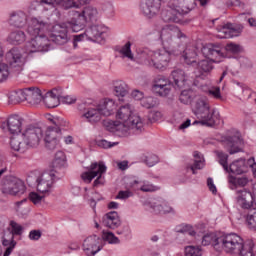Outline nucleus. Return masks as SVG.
<instances>
[{"instance_id": "a18cd8bd", "label": "nucleus", "mask_w": 256, "mask_h": 256, "mask_svg": "<svg viewBox=\"0 0 256 256\" xmlns=\"http://www.w3.org/2000/svg\"><path fill=\"white\" fill-rule=\"evenodd\" d=\"M120 55H122L123 59H129V61H135V55L131 51V42L128 41L122 48L120 49Z\"/></svg>"}, {"instance_id": "49530a36", "label": "nucleus", "mask_w": 256, "mask_h": 256, "mask_svg": "<svg viewBox=\"0 0 256 256\" xmlns=\"http://www.w3.org/2000/svg\"><path fill=\"white\" fill-rule=\"evenodd\" d=\"M246 224L250 229H253L256 227V208H252L248 210L247 214L244 215Z\"/></svg>"}, {"instance_id": "6e6552de", "label": "nucleus", "mask_w": 256, "mask_h": 256, "mask_svg": "<svg viewBox=\"0 0 256 256\" xmlns=\"http://www.w3.org/2000/svg\"><path fill=\"white\" fill-rule=\"evenodd\" d=\"M181 53H183V49H175V46H172L170 51L165 49L154 51L150 67L158 69L159 71H165L169 65V61H171V55H181Z\"/></svg>"}, {"instance_id": "ea45409f", "label": "nucleus", "mask_w": 256, "mask_h": 256, "mask_svg": "<svg viewBox=\"0 0 256 256\" xmlns=\"http://www.w3.org/2000/svg\"><path fill=\"white\" fill-rule=\"evenodd\" d=\"M255 247V244L253 243V240H246L244 242V245L242 246V249L236 255L239 256H255V252H253V248Z\"/></svg>"}, {"instance_id": "6ab92c4d", "label": "nucleus", "mask_w": 256, "mask_h": 256, "mask_svg": "<svg viewBox=\"0 0 256 256\" xmlns=\"http://www.w3.org/2000/svg\"><path fill=\"white\" fill-rule=\"evenodd\" d=\"M67 24H56L52 28V33L50 35V41L56 43V45H65L69 41V36H67Z\"/></svg>"}, {"instance_id": "aec40b11", "label": "nucleus", "mask_w": 256, "mask_h": 256, "mask_svg": "<svg viewBox=\"0 0 256 256\" xmlns=\"http://www.w3.org/2000/svg\"><path fill=\"white\" fill-rule=\"evenodd\" d=\"M161 9V0H142L140 10L145 17L152 19Z\"/></svg>"}, {"instance_id": "4468645a", "label": "nucleus", "mask_w": 256, "mask_h": 256, "mask_svg": "<svg viewBox=\"0 0 256 256\" xmlns=\"http://www.w3.org/2000/svg\"><path fill=\"white\" fill-rule=\"evenodd\" d=\"M82 247L87 256H95L103 249V238L97 235L89 236L84 240Z\"/></svg>"}, {"instance_id": "680f3d73", "label": "nucleus", "mask_w": 256, "mask_h": 256, "mask_svg": "<svg viewBox=\"0 0 256 256\" xmlns=\"http://www.w3.org/2000/svg\"><path fill=\"white\" fill-rule=\"evenodd\" d=\"M208 94L214 97V99H219L223 101V96L221 95V88L219 86L212 87L208 90Z\"/></svg>"}, {"instance_id": "412c9836", "label": "nucleus", "mask_w": 256, "mask_h": 256, "mask_svg": "<svg viewBox=\"0 0 256 256\" xmlns=\"http://www.w3.org/2000/svg\"><path fill=\"white\" fill-rule=\"evenodd\" d=\"M21 125H23V119L18 115L10 116L7 122L1 124V129L8 131L11 135H18L21 133Z\"/></svg>"}, {"instance_id": "09e8293b", "label": "nucleus", "mask_w": 256, "mask_h": 256, "mask_svg": "<svg viewBox=\"0 0 256 256\" xmlns=\"http://www.w3.org/2000/svg\"><path fill=\"white\" fill-rule=\"evenodd\" d=\"M138 182H140L138 191H143V193H153L155 191H159V187L151 184L150 182Z\"/></svg>"}, {"instance_id": "37998d69", "label": "nucleus", "mask_w": 256, "mask_h": 256, "mask_svg": "<svg viewBox=\"0 0 256 256\" xmlns=\"http://www.w3.org/2000/svg\"><path fill=\"white\" fill-rule=\"evenodd\" d=\"M44 139L50 140H59L61 139V129L49 126L44 135Z\"/></svg>"}, {"instance_id": "a211bd4d", "label": "nucleus", "mask_w": 256, "mask_h": 256, "mask_svg": "<svg viewBox=\"0 0 256 256\" xmlns=\"http://www.w3.org/2000/svg\"><path fill=\"white\" fill-rule=\"evenodd\" d=\"M220 39H229L231 37H239L243 33V25L241 24H224L217 28Z\"/></svg>"}, {"instance_id": "864d4df0", "label": "nucleus", "mask_w": 256, "mask_h": 256, "mask_svg": "<svg viewBox=\"0 0 256 256\" xmlns=\"http://www.w3.org/2000/svg\"><path fill=\"white\" fill-rule=\"evenodd\" d=\"M9 225L10 231L14 237H21V235H23V226H21L19 223L11 220Z\"/></svg>"}, {"instance_id": "b1692460", "label": "nucleus", "mask_w": 256, "mask_h": 256, "mask_svg": "<svg viewBox=\"0 0 256 256\" xmlns=\"http://www.w3.org/2000/svg\"><path fill=\"white\" fill-rule=\"evenodd\" d=\"M124 181L126 190L119 191L116 196V199H129V197H133V191H139V181L131 178H126Z\"/></svg>"}, {"instance_id": "603ef678", "label": "nucleus", "mask_w": 256, "mask_h": 256, "mask_svg": "<svg viewBox=\"0 0 256 256\" xmlns=\"http://www.w3.org/2000/svg\"><path fill=\"white\" fill-rule=\"evenodd\" d=\"M173 87L171 80L165 78V76H159L154 80L152 87Z\"/></svg>"}, {"instance_id": "2f4dec72", "label": "nucleus", "mask_w": 256, "mask_h": 256, "mask_svg": "<svg viewBox=\"0 0 256 256\" xmlns=\"http://www.w3.org/2000/svg\"><path fill=\"white\" fill-rule=\"evenodd\" d=\"M133 117H139V115L133 113V109H131V105L129 104L121 106L116 113V118L126 123H129Z\"/></svg>"}, {"instance_id": "a878e982", "label": "nucleus", "mask_w": 256, "mask_h": 256, "mask_svg": "<svg viewBox=\"0 0 256 256\" xmlns=\"http://www.w3.org/2000/svg\"><path fill=\"white\" fill-rule=\"evenodd\" d=\"M29 21V16L24 11L18 10L10 14L8 23L11 27H16L17 29H23Z\"/></svg>"}, {"instance_id": "f3484780", "label": "nucleus", "mask_w": 256, "mask_h": 256, "mask_svg": "<svg viewBox=\"0 0 256 256\" xmlns=\"http://www.w3.org/2000/svg\"><path fill=\"white\" fill-rule=\"evenodd\" d=\"M2 193L13 196L23 195L25 193V183L17 178L7 180L2 187Z\"/></svg>"}, {"instance_id": "dca6fc26", "label": "nucleus", "mask_w": 256, "mask_h": 256, "mask_svg": "<svg viewBox=\"0 0 256 256\" xmlns=\"http://www.w3.org/2000/svg\"><path fill=\"white\" fill-rule=\"evenodd\" d=\"M147 207L154 215H167L168 213L175 215V208L161 198L151 200Z\"/></svg>"}, {"instance_id": "de8ad7c7", "label": "nucleus", "mask_w": 256, "mask_h": 256, "mask_svg": "<svg viewBox=\"0 0 256 256\" xmlns=\"http://www.w3.org/2000/svg\"><path fill=\"white\" fill-rule=\"evenodd\" d=\"M173 86H152V91L159 97H167L171 93Z\"/></svg>"}, {"instance_id": "7ed1b4c3", "label": "nucleus", "mask_w": 256, "mask_h": 256, "mask_svg": "<svg viewBox=\"0 0 256 256\" xmlns=\"http://www.w3.org/2000/svg\"><path fill=\"white\" fill-rule=\"evenodd\" d=\"M166 1V8L162 10L161 17L165 23H183L185 15L191 12V8L183 4V0Z\"/></svg>"}, {"instance_id": "9d476101", "label": "nucleus", "mask_w": 256, "mask_h": 256, "mask_svg": "<svg viewBox=\"0 0 256 256\" xmlns=\"http://www.w3.org/2000/svg\"><path fill=\"white\" fill-rule=\"evenodd\" d=\"M106 171L107 166H105L103 162H94L90 165L89 171L81 174V179L84 183H91L95 177H97L93 183V187H99V185H103V174L106 173Z\"/></svg>"}, {"instance_id": "9b49d317", "label": "nucleus", "mask_w": 256, "mask_h": 256, "mask_svg": "<svg viewBox=\"0 0 256 256\" xmlns=\"http://www.w3.org/2000/svg\"><path fill=\"white\" fill-rule=\"evenodd\" d=\"M222 144L230 155H235L241 151L240 146L243 145V138L241 132L232 130L228 135L222 137Z\"/></svg>"}, {"instance_id": "4c0bfd02", "label": "nucleus", "mask_w": 256, "mask_h": 256, "mask_svg": "<svg viewBox=\"0 0 256 256\" xmlns=\"http://www.w3.org/2000/svg\"><path fill=\"white\" fill-rule=\"evenodd\" d=\"M42 3L65 10L75 7V2L73 0H42Z\"/></svg>"}, {"instance_id": "0e129e2a", "label": "nucleus", "mask_w": 256, "mask_h": 256, "mask_svg": "<svg viewBox=\"0 0 256 256\" xmlns=\"http://www.w3.org/2000/svg\"><path fill=\"white\" fill-rule=\"evenodd\" d=\"M44 142L46 149L49 151H54V149L59 147V140L44 139Z\"/></svg>"}, {"instance_id": "774afa93", "label": "nucleus", "mask_w": 256, "mask_h": 256, "mask_svg": "<svg viewBox=\"0 0 256 256\" xmlns=\"http://www.w3.org/2000/svg\"><path fill=\"white\" fill-rule=\"evenodd\" d=\"M29 199L34 203V205H39V203H41L45 197L39 195L37 192H32L29 195Z\"/></svg>"}, {"instance_id": "8fccbe9b", "label": "nucleus", "mask_w": 256, "mask_h": 256, "mask_svg": "<svg viewBox=\"0 0 256 256\" xmlns=\"http://www.w3.org/2000/svg\"><path fill=\"white\" fill-rule=\"evenodd\" d=\"M203 167H205V162L203 161V159H195L193 165L186 166V173L192 171L193 175H196L197 169H203Z\"/></svg>"}, {"instance_id": "3c124183", "label": "nucleus", "mask_w": 256, "mask_h": 256, "mask_svg": "<svg viewBox=\"0 0 256 256\" xmlns=\"http://www.w3.org/2000/svg\"><path fill=\"white\" fill-rule=\"evenodd\" d=\"M102 241H107L110 245H119L121 240L113 232H103Z\"/></svg>"}, {"instance_id": "473e14b6", "label": "nucleus", "mask_w": 256, "mask_h": 256, "mask_svg": "<svg viewBox=\"0 0 256 256\" xmlns=\"http://www.w3.org/2000/svg\"><path fill=\"white\" fill-rule=\"evenodd\" d=\"M129 93V86L123 80H116L113 82V94L118 97L119 101L126 97Z\"/></svg>"}, {"instance_id": "58836bf2", "label": "nucleus", "mask_w": 256, "mask_h": 256, "mask_svg": "<svg viewBox=\"0 0 256 256\" xmlns=\"http://www.w3.org/2000/svg\"><path fill=\"white\" fill-rule=\"evenodd\" d=\"M183 39L185 37V34L179 30V28H174V30L170 29H164L161 33V39Z\"/></svg>"}, {"instance_id": "e433bc0d", "label": "nucleus", "mask_w": 256, "mask_h": 256, "mask_svg": "<svg viewBox=\"0 0 256 256\" xmlns=\"http://www.w3.org/2000/svg\"><path fill=\"white\" fill-rule=\"evenodd\" d=\"M233 173V175H243V173L247 172V164L245 163V160L240 159L234 161L230 166L228 167L227 173Z\"/></svg>"}, {"instance_id": "13d9d810", "label": "nucleus", "mask_w": 256, "mask_h": 256, "mask_svg": "<svg viewBox=\"0 0 256 256\" xmlns=\"http://www.w3.org/2000/svg\"><path fill=\"white\" fill-rule=\"evenodd\" d=\"M203 253L201 252L199 247L195 246H186L185 247V256H201Z\"/></svg>"}, {"instance_id": "4d7b16f0", "label": "nucleus", "mask_w": 256, "mask_h": 256, "mask_svg": "<svg viewBox=\"0 0 256 256\" xmlns=\"http://www.w3.org/2000/svg\"><path fill=\"white\" fill-rule=\"evenodd\" d=\"M217 239H219V237L215 236V234H206L202 238V245H212L215 249V243H217Z\"/></svg>"}, {"instance_id": "393cba45", "label": "nucleus", "mask_w": 256, "mask_h": 256, "mask_svg": "<svg viewBox=\"0 0 256 256\" xmlns=\"http://www.w3.org/2000/svg\"><path fill=\"white\" fill-rule=\"evenodd\" d=\"M42 101L48 109H55V107H59V103H61V89L54 88L51 91H48L43 96Z\"/></svg>"}, {"instance_id": "423d86ee", "label": "nucleus", "mask_w": 256, "mask_h": 256, "mask_svg": "<svg viewBox=\"0 0 256 256\" xmlns=\"http://www.w3.org/2000/svg\"><path fill=\"white\" fill-rule=\"evenodd\" d=\"M215 250L237 255L243 249L245 241L236 233L224 234L215 240Z\"/></svg>"}, {"instance_id": "a19ab883", "label": "nucleus", "mask_w": 256, "mask_h": 256, "mask_svg": "<svg viewBox=\"0 0 256 256\" xmlns=\"http://www.w3.org/2000/svg\"><path fill=\"white\" fill-rule=\"evenodd\" d=\"M196 66L199 75H203L204 73H211V71H213V62L209 60H201L196 64Z\"/></svg>"}, {"instance_id": "052dcab7", "label": "nucleus", "mask_w": 256, "mask_h": 256, "mask_svg": "<svg viewBox=\"0 0 256 256\" xmlns=\"http://www.w3.org/2000/svg\"><path fill=\"white\" fill-rule=\"evenodd\" d=\"M9 77V66L7 64H0V83L7 81Z\"/></svg>"}, {"instance_id": "0eeeda50", "label": "nucleus", "mask_w": 256, "mask_h": 256, "mask_svg": "<svg viewBox=\"0 0 256 256\" xmlns=\"http://www.w3.org/2000/svg\"><path fill=\"white\" fill-rule=\"evenodd\" d=\"M225 51L234 54L241 53V45L229 43L222 48L221 44H207L201 49L202 55L213 63H221V59L225 58Z\"/></svg>"}, {"instance_id": "2eb2a0df", "label": "nucleus", "mask_w": 256, "mask_h": 256, "mask_svg": "<svg viewBox=\"0 0 256 256\" xmlns=\"http://www.w3.org/2000/svg\"><path fill=\"white\" fill-rule=\"evenodd\" d=\"M6 61L10 69H14L16 73H21L23 71V65H25V59L23 54L17 48H12L9 52L6 53Z\"/></svg>"}, {"instance_id": "5701e85b", "label": "nucleus", "mask_w": 256, "mask_h": 256, "mask_svg": "<svg viewBox=\"0 0 256 256\" xmlns=\"http://www.w3.org/2000/svg\"><path fill=\"white\" fill-rule=\"evenodd\" d=\"M170 81L175 89H184L189 85L187 74L182 69L173 70L170 75Z\"/></svg>"}, {"instance_id": "5fc2aeb1", "label": "nucleus", "mask_w": 256, "mask_h": 256, "mask_svg": "<svg viewBox=\"0 0 256 256\" xmlns=\"http://www.w3.org/2000/svg\"><path fill=\"white\" fill-rule=\"evenodd\" d=\"M216 155L219 159L220 165H222L224 171H229V165H227V161L229 159V155L225 154L223 151H217Z\"/></svg>"}, {"instance_id": "7c9ffc66", "label": "nucleus", "mask_w": 256, "mask_h": 256, "mask_svg": "<svg viewBox=\"0 0 256 256\" xmlns=\"http://www.w3.org/2000/svg\"><path fill=\"white\" fill-rule=\"evenodd\" d=\"M102 224L104 227H108V229H117V227H121L119 213H117V211L106 213L102 218Z\"/></svg>"}, {"instance_id": "1a4fd4ad", "label": "nucleus", "mask_w": 256, "mask_h": 256, "mask_svg": "<svg viewBox=\"0 0 256 256\" xmlns=\"http://www.w3.org/2000/svg\"><path fill=\"white\" fill-rule=\"evenodd\" d=\"M107 33V28L103 25H94L89 27L84 33L75 35L73 38V47L77 49L78 43H81L86 37L88 41L94 43H101L104 39V35Z\"/></svg>"}, {"instance_id": "ddd939ff", "label": "nucleus", "mask_w": 256, "mask_h": 256, "mask_svg": "<svg viewBox=\"0 0 256 256\" xmlns=\"http://www.w3.org/2000/svg\"><path fill=\"white\" fill-rule=\"evenodd\" d=\"M62 178L63 177H58L57 173L53 170L42 173V175L36 180L37 191H39V193H49V189L53 187V183Z\"/></svg>"}, {"instance_id": "6e6d98bb", "label": "nucleus", "mask_w": 256, "mask_h": 256, "mask_svg": "<svg viewBox=\"0 0 256 256\" xmlns=\"http://www.w3.org/2000/svg\"><path fill=\"white\" fill-rule=\"evenodd\" d=\"M67 25V29L70 28L74 33H79L82 29L85 28V23L77 22V20H72L70 22L64 23Z\"/></svg>"}, {"instance_id": "4be33fe9", "label": "nucleus", "mask_w": 256, "mask_h": 256, "mask_svg": "<svg viewBox=\"0 0 256 256\" xmlns=\"http://www.w3.org/2000/svg\"><path fill=\"white\" fill-rule=\"evenodd\" d=\"M65 165H67V157L65 152L58 151L55 154V158L51 165V171L57 174V177H64L65 175Z\"/></svg>"}, {"instance_id": "20e7f679", "label": "nucleus", "mask_w": 256, "mask_h": 256, "mask_svg": "<svg viewBox=\"0 0 256 256\" xmlns=\"http://www.w3.org/2000/svg\"><path fill=\"white\" fill-rule=\"evenodd\" d=\"M79 111H86L82 117L87 119L88 123H99L101 117H109L115 111V102L113 100H104L95 108H85V104L78 105Z\"/></svg>"}, {"instance_id": "c85d7f7f", "label": "nucleus", "mask_w": 256, "mask_h": 256, "mask_svg": "<svg viewBox=\"0 0 256 256\" xmlns=\"http://www.w3.org/2000/svg\"><path fill=\"white\" fill-rule=\"evenodd\" d=\"M237 196V203L239 207L242 209H245L246 211H249L250 209H253V194L251 192H248L246 190H240L238 191Z\"/></svg>"}, {"instance_id": "338daca9", "label": "nucleus", "mask_w": 256, "mask_h": 256, "mask_svg": "<svg viewBox=\"0 0 256 256\" xmlns=\"http://www.w3.org/2000/svg\"><path fill=\"white\" fill-rule=\"evenodd\" d=\"M98 147H101L102 149H111V147H115V145H119V142H109L107 140H99L97 142Z\"/></svg>"}, {"instance_id": "f8f14e48", "label": "nucleus", "mask_w": 256, "mask_h": 256, "mask_svg": "<svg viewBox=\"0 0 256 256\" xmlns=\"http://www.w3.org/2000/svg\"><path fill=\"white\" fill-rule=\"evenodd\" d=\"M130 129L137 131V133L143 131V120L140 116H133L129 122L118 121L115 133H118L120 137H126V135H129Z\"/></svg>"}, {"instance_id": "c756f323", "label": "nucleus", "mask_w": 256, "mask_h": 256, "mask_svg": "<svg viewBox=\"0 0 256 256\" xmlns=\"http://www.w3.org/2000/svg\"><path fill=\"white\" fill-rule=\"evenodd\" d=\"M153 53L154 51L150 50L149 48H138L136 50V55L134 56V59L137 63H140L141 65H148V67H151Z\"/></svg>"}, {"instance_id": "bf43d9fd", "label": "nucleus", "mask_w": 256, "mask_h": 256, "mask_svg": "<svg viewBox=\"0 0 256 256\" xmlns=\"http://www.w3.org/2000/svg\"><path fill=\"white\" fill-rule=\"evenodd\" d=\"M49 121H51V123L53 124L52 127H54V129H61V127H67V122L63 120V118L52 117L49 118Z\"/></svg>"}, {"instance_id": "f03ea898", "label": "nucleus", "mask_w": 256, "mask_h": 256, "mask_svg": "<svg viewBox=\"0 0 256 256\" xmlns=\"http://www.w3.org/2000/svg\"><path fill=\"white\" fill-rule=\"evenodd\" d=\"M43 139V129L39 126L28 125L21 135L13 136L10 140L11 148L14 151L25 153L27 147H37Z\"/></svg>"}, {"instance_id": "f704fd0d", "label": "nucleus", "mask_w": 256, "mask_h": 256, "mask_svg": "<svg viewBox=\"0 0 256 256\" xmlns=\"http://www.w3.org/2000/svg\"><path fill=\"white\" fill-rule=\"evenodd\" d=\"M98 15L99 12L97 11V8L93 6H86L78 17H83L85 23H91L93 21H97Z\"/></svg>"}, {"instance_id": "e2e57ef3", "label": "nucleus", "mask_w": 256, "mask_h": 256, "mask_svg": "<svg viewBox=\"0 0 256 256\" xmlns=\"http://www.w3.org/2000/svg\"><path fill=\"white\" fill-rule=\"evenodd\" d=\"M118 123L119 121L106 120L104 121V127H106L107 131H110V133H115Z\"/></svg>"}, {"instance_id": "bb28decb", "label": "nucleus", "mask_w": 256, "mask_h": 256, "mask_svg": "<svg viewBox=\"0 0 256 256\" xmlns=\"http://www.w3.org/2000/svg\"><path fill=\"white\" fill-rule=\"evenodd\" d=\"M2 245L7 247L3 256H9L13 253V249L17 247V241H15V234L11 231V227H8L2 236Z\"/></svg>"}, {"instance_id": "c9c22d12", "label": "nucleus", "mask_w": 256, "mask_h": 256, "mask_svg": "<svg viewBox=\"0 0 256 256\" xmlns=\"http://www.w3.org/2000/svg\"><path fill=\"white\" fill-rule=\"evenodd\" d=\"M182 57L186 65H195L197 63V48L188 46L182 52Z\"/></svg>"}, {"instance_id": "39448f33", "label": "nucleus", "mask_w": 256, "mask_h": 256, "mask_svg": "<svg viewBox=\"0 0 256 256\" xmlns=\"http://www.w3.org/2000/svg\"><path fill=\"white\" fill-rule=\"evenodd\" d=\"M193 113L196 115L197 119L200 121H195L194 123H200V125H206V127H214L219 123L221 116L216 110H212L209 106V103L205 102L203 99L196 101Z\"/></svg>"}, {"instance_id": "c03bdc74", "label": "nucleus", "mask_w": 256, "mask_h": 256, "mask_svg": "<svg viewBox=\"0 0 256 256\" xmlns=\"http://www.w3.org/2000/svg\"><path fill=\"white\" fill-rule=\"evenodd\" d=\"M180 102L184 105H189L195 99V92H193L191 89L183 90L180 94Z\"/></svg>"}, {"instance_id": "cd10ccee", "label": "nucleus", "mask_w": 256, "mask_h": 256, "mask_svg": "<svg viewBox=\"0 0 256 256\" xmlns=\"http://www.w3.org/2000/svg\"><path fill=\"white\" fill-rule=\"evenodd\" d=\"M24 97L30 105H39L43 101V93L37 87L24 88Z\"/></svg>"}, {"instance_id": "f257e3e1", "label": "nucleus", "mask_w": 256, "mask_h": 256, "mask_svg": "<svg viewBox=\"0 0 256 256\" xmlns=\"http://www.w3.org/2000/svg\"><path fill=\"white\" fill-rule=\"evenodd\" d=\"M27 33L32 38L26 44L29 53L47 52L51 49V40L47 37L49 24L37 18H32Z\"/></svg>"}, {"instance_id": "69168bd1", "label": "nucleus", "mask_w": 256, "mask_h": 256, "mask_svg": "<svg viewBox=\"0 0 256 256\" xmlns=\"http://www.w3.org/2000/svg\"><path fill=\"white\" fill-rule=\"evenodd\" d=\"M157 163H159V157H157L155 154H151L145 159V164L148 167H153L154 165H157Z\"/></svg>"}, {"instance_id": "72a5a7b5", "label": "nucleus", "mask_w": 256, "mask_h": 256, "mask_svg": "<svg viewBox=\"0 0 256 256\" xmlns=\"http://www.w3.org/2000/svg\"><path fill=\"white\" fill-rule=\"evenodd\" d=\"M27 36L23 30H15L12 31L6 38L7 43L10 45H21V43H25Z\"/></svg>"}, {"instance_id": "79ce46f5", "label": "nucleus", "mask_w": 256, "mask_h": 256, "mask_svg": "<svg viewBox=\"0 0 256 256\" xmlns=\"http://www.w3.org/2000/svg\"><path fill=\"white\" fill-rule=\"evenodd\" d=\"M8 99L12 105H17V103L25 101V89L11 92Z\"/></svg>"}]
</instances>
